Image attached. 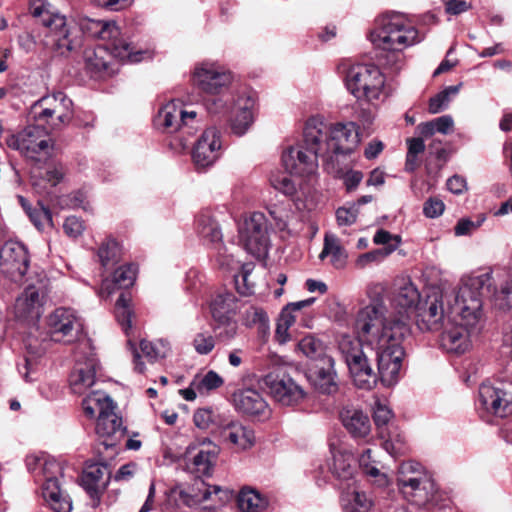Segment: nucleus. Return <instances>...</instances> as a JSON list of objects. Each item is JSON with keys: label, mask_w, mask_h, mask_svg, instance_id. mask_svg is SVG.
Returning a JSON list of instances; mask_svg holds the SVG:
<instances>
[{"label": "nucleus", "mask_w": 512, "mask_h": 512, "mask_svg": "<svg viewBox=\"0 0 512 512\" xmlns=\"http://www.w3.org/2000/svg\"><path fill=\"white\" fill-rule=\"evenodd\" d=\"M270 183L276 190L286 196H293L297 191L295 182L290 176L283 173L273 174L270 177Z\"/></svg>", "instance_id": "0e129e2a"}, {"label": "nucleus", "mask_w": 512, "mask_h": 512, "mask_svg": "<svg viewBox=\"0 0 512 512\" xmlns=\"http://www.w3.org/2000/svg\"><path fill=\"white\" fill-rule=\"evenodd\" d=\"M332 463L329 465L333 476L340 482L339 488L355 482L354 456L351 452L330 444Z\"/></svg>", "instance_id": "2f4dec72"}, {"label": "nucleus", "mask_w": 512, "mask_h": 512, "mask_svg": "<svg viewBox=\"0 0 512 512\" xmlns=\"http://www.w3.org/2000/svg\"><path fill=\"white\" fill-rule=\"evenodd\" d=\"M385 434V437L379 438L383 440L382 446L387 451V453L393 457H396L406 452L405 438L398 431L397 427H390Z\"/></svg>", "instance_id": "8fccbe9b"}, {"label": "nucleus", "mask_w": 512, "mask_h": 512, "mask_svg": "<svg viewBox=\"0 0 512 512\" xmlns=\"http://www.w3.org/2000/svg\"><path fill=\"white\" fill-rule=\"evenodd\" d=\"M44 293L40 288L30 285L17 297L14 315L17 319L37 322L43 314Z\"/></svg>", "instance_id": "bb28decb"}, {"label": "nucleus", "mask_w": 512, "mask_h": 512, "mask_svg": "<svg viewBox=\"0 0 512 512\" xmlns=\"http://www.w3.org/2000/svg\"><path fill=\"white\" fill-rule=\"evenodd\" d=\"M109 55L106 48L99 46L85 52V67L94 77H102L108 73Z\"/></svg>", "instance_id": "37998d69"}, {"label": "nucleus", "mask_w": 512, "mask_h": 512, "mask_svg": "<svg viewBox=\"0 0 512 512\" xmlns=\"http://www.w3.org/2000/svg\"><path fill=\"white\" fill-rule=\"evenodd\" d=\"M81 29L92 37H98L109 42L111 54L121 61L139 62L146 52L136 50L133 43L121 35L119 27L114 22L103 20H87L81 23Z\"/></svg>", "instance_id": "9b49d317"}, {"label": "nucleus", "mask_w": 512, "mask_h": 512, "mask_svg": "<svg viewBox=\"0 0 512 512\" xmlns=\"http://www.w3.org/2000/svg\"><path fill=\"white\" fill-rule=\"evenodd\" d=\"M130 296L122 292L115 304V316L123 331L128 336V330L131 329L132 310L130 307Z\"/></svg>", "instance_id": "3c124183"}, {"label": "nucleus", "mask_w": 512, "mask_h": 512, "mask_svg": "<svg viewBox=\"0 0 512 512\" xmlns=\"http://www.w3.org/2000/svg\"><path fill=\"white\" fill-rule=\"evenodd\" d=\"M47 328L52 341L72 343L82 330V323L74 310L60 307L48 316Z\"/></svg>", "instance_id": "6ab92c4d"}, {"label": "nucleus", "mask_w": 512, "mask_h": 512, "mask_svg": "<svg viewBox=\"0 0 512 512\" xmlns=\"http://www.w3.org/2000/svg\"><path fill=\"white\" fill-rule=\"evenodd\" d=\"M256 100L252 92H243L234 100L233 116L230 118V130L236 136L245 135L255 120Z\"/></svg>", "instance_id": "a878e982"}, {"label": "nucleus", "mask_w": 512, "mask_h": 512, "mask_svg": "<svg viewBox=\"0 0 512 512\" xmlns=\"http://www.w3.org/2000/svg\"><path fill=\"white\" fill-rule=\"evenodd\" d=\"M230 402L239 414L249 417L267 418L270 408L263 395L251 387L236 389L230 398Z\"/></svg>", "instance_id": "393cba45"}, {"label": "nucleus", "mask_w": 512, "mask_h": 512, "mask_svg": "<svg viewBox=\"0 0 512 512\" xmlns=\"http://www.w3.org/2000/svg\"><path fill=\"white\" fill-rule=\"evenodd\" d=\"M485 216L480 215L477 221H472L468 218L460 219L454 227L456 236L470 235L473 231L478 229L485 221Z\"/></svg>", "instance_id": "774afa93"}, {"label": "nucleus", "mask_w": 512, "mask_h": 512, "mask_svg": "<svg viewBox=\"0 0 512 512\" xmlns=\"http://www.w3.org/2000/svg\"><path fill=\"white\" fill-rule=\"evenodd\" d=\"M136 267L132 264H127L117 268L112 276V279H105L100 288V296H106L114 293L116 289H127L131 287L136 279Z\"/></svg>", "instance_id": "f704fd0d"}, {"label": "nucleus", "mask_w": 512, "mask_h": 512, "mask_svg": "<svg viewBox=\"0 0 512 512\" xmlns=\"http://www.w3.org/2000/svg\"><path fill=\"white\" fill-rule=\"evenodd\" d=\"M119 255L118 244L114 239H107L98 249V257L103 267L116 263Z\"/></svg>", "instance_id": "bf43d9fd"}, {"label": "nucleus", "mask_w": 512, "mask_h": 512, "mask_svg": "<svg viewBox=\"0 0 512 512\" xmlns=\"http://www.w3.org/2000/svg\"><path fill=\"white\" fill-rule=\"evenodd\" d=\"M214 250V257L219 268L227 271H236L241 267L242 264L236 259L234 251L238 250V248L234 244L230 247H227L223 243L217 244Z\"/></svg>", "instance_id": "de8ad7c7"}, {"label": "nucleus", "mask_w": 512, "mask_h": 512, "mask_svg": "<svg viewBox=\"0 0 512 512\" xmlns=\"http://www.w3.org/2000/svg\"><path fill=\"white\" fill-rule=\"evenodd\" d=\"M262 381L273 400L282 406L298 405L306 396L304 389L281 370L269 372Z\"/></svg>", "instance_id": "2eb2a0df"}, {"label": "nucleus", "mask_w": 512, "mask_h": 512, "mask_svg": "<svg viewBox=\"0 0 512 512\" xmlns=\"http://www.w3.org/2000/svg\"><path fill=\"white\" fill-rule=\"evenodd\" d=\"M498 276L503 282L499 290L491 287L490 295L494 297L499 308L508 309L512 307V273L503 270Z\"/></svg>", "instance_id": "49530a36"}, {"label": "nucleus", "mask_w": 512, "mask_h": 512, "mask_svg": "<svg viewBox=\"0 0 512 512\" xmlns=\"http://www.w3.org/2000/svg\"><path fill=\"white\" fill-rule=\"evenodd\" d=\"M346 364L355 386L371 390L377 383V375L373 371L366 354H346Z\"/></svg>", "instance_id": "c756f323"}, {"label": "nucleus", "mask_w": 512, "mask_h": 512, "mask_svg": "<svg viewBox=\"0 0 512 512\" xmlns=\"http://www.w3.org/2000/svg\"><path fill=\"white\" fill-rule=\"evenodd\" d=\"M46 0H30V11L48 29L46 45L59 55H66L80 45L79 28L73 20L59 12L50 11Z\"/></svg>", "instance_id": "423d86ee"}, {"label": "nucleus", "mask_w": 512, "mask_h": 512, "mask_svg": "<svg viewBox=\"0 0 512 512\" xmlns=\"http://www.w3.org/2000/svg\"><path fill=\"white\" fill-rule=\"evenodd\" d=\"M393 416H394L393 411L391 410V408L388 405H386L380 401H377L374 404L373 419H374L375 425L377 427L379 437L386 436L385 433L391 427L389 424H390V421L392 420Z\"/></svg>", "instance_id": "6e6d98bb"}, {"label": "nucleus", "mask_w": 512, "mask_h": 512, "mask_svg": "<svg viewBox=\"0 0 512 512\" xmlns=\"http://www.w3.org/2000/svg\"><path fill=\"white\" fill-rule=\"evenodd\" d=\"M268 214L279 231H285L294 217L292 204L289 201H279L267 207Z\"/></svg>", "instance_id": "c03bdc74"}, {"label": "nucleus", "mask_w": 512, "mask_h": 512, "mask_svg": "<svg viewBox=\"0 0 512 512\" xmlns=\"http://www.w3.org/2000/svg\"><path fill=\"white\" fill-rule=\"evenodd\" d=\"M446 298L447 295L444 291L433 290L423 302H420L412 316V320L420 330L438 329L445 316L452 313L451 306L444 307Z\"/></svg>", "instance_id": "a211bd4d"}, {"label": "nucleus", "mask_w": 512, "mask_h": 512, "mask_svg": "<svg viewBox=\"0 0 512 512\" xmlns=\"http://www.w3.org/2000/svg\"><path fill=\"white\" fill-rule=\"evenodd\" d=\"M398 248V242L393 245L384 246L367 253L359 255L355 261V265L359 269H363L372 263H380Z\"/></svg>", "instance_id": "864d4df0"}, {"label": "nucleus", "mask_w": 512, "mask_h": 512, "mask_svg": "<svg viewBox=\"0 0 512 512\" xmlns=\"http://www.w3.org/2000/svg\"><path fill=\"white\" fill-rule=\"evenodd\" d=\"M86 416L93 418L98 412L95 431L100 443L106 448L116 447L125 437L126 428L122 418L115 413V405L109 395L92 391L82 401Z\"/></svg>", "instance_id": "20e7f679"}, {"label": "nucleus", "mask_w": 512, "mask_h": 512, "mask_svg": "<svg viewBox=\"0 0 512 512\" xmlns=\"http://www.w3.org/2000/svg\"><path fill=\"white\" fill-rule=\"evenodd\" d=\"M42 496L55 512H70L72 504L70 500L62 493L58 478H53L42 482Z\"/></svg>", "instance_id": "4c0bfd02"}, {"label": "nucleus", "mask_w": 512, "mask_h": 512, "mask_svg": "<svg viewBox=\"0 0 512 512\" xmlns=\"http://www.w3.org/2000/svg\"><path fill=\"white\" fill-rule=\"evenodd\" d=\"M308 364V378L315 389L322 394L331 395L338 391L337 374L334 359L329 354H312Z\"/></svg>", "instance_id": "4be33fe9"}, {"label": "nucleus", "mask_w": 512, "mask_h": 512, "mask_svg": "<svg viewBox=\"0 0 512 512\" xmlns=\"http://www.w3.org/2000/svg\"><path fill=\"white\" fill-rule=\"evenodd\" d=\"M237 503L242 512H263L269 506V499L254 488L243 487L238 494Z\"/></svg>", "instance_id": "a19ab883"}, {"label": "nucleus", "mask_w": 512, "mask_h": 512, "mask_svg": "<svg viewBox=\"0 0 512 512\" xmlns=\"http://www.w3.org/2000/svg\"><path fill=\"white\" fill-rule=\"evenodd\" d=\"M358 129L355 122H339L328 127L323 118L319 146L324 154V167L328 173L339 175L342 172L340 157L351 154L358 146Z\"/></svg>", "instance_id": "39448f33"}, {"label": "nucleus", "mask_w": 512, "mask_h": 512, "mask_svg": "<svg viewBox=\"0 0 512 512\" xmlns=\"http://www.w3.org/2000/svg\"><path fill=\"white\" fill-rule=\"evenodd\" d=\"M442 344L446 352H465L467 350V334L459 328L446 331L442 335Z\"/></svg>", "instance_id": "5fc2aeb1"}, {"label": "nucleus", "mask_w": 512, "mask_h": 512, "mask_svg": "<svg viewBox=\"0 0 512 512\" xmlns=\"http://www.w3.org/2000/svg\"><path fill=\"white\" fill-rule=\"evenodd\" d=\"M493 271H479L464 276L454 294L455 303L451 306L452 313L460 318V325L467 331L479 332L485 323L483 297L490 294L493 284Z\"/></svg>", "instance_id": "f257e3e1"}, {"label": "nucleus", "mask_w": 512, "mask_h": 512, "mask_svg": "<svg viewBox=\"0 0 512 512\" xmlns=\"http://www.w3.org/2000/svg\"><path fill=\"white\" fill-rule=\"evenodd\" d=\"M234 100H236V98L230 93L222 91L221 93L214 94L210 99H207L205 106L209 114L224 116L230 111L232 105L234 106Z\"/></svg>", "instance_id": "09e8293b"}, {"label": "nucleus", "mask_w": 512, "mask_h": 512, "mask_svg": "<svg viewBox=\"0 0 512 512\" xmlns=\"http://www.w3.org/2000/svg\"><path fill=\"white\" fill-rule=\"evenodd\" d=\"M358 214L357 205L339 207L336 210L337 224L340 227L351 226L356 222Z\"/></svg>", "instance_id": "338daca9"}, {"label": "nucleus", "mask_w": 512, "mask_h": 512, "mask_svg": "<svg viewBox=\"0 0 512 512\" xmlns=\"http://www.w3.org/2000/svg\"><path fill=\"white\" fill-rule=\"evenodd\" d=\"M110 479V471L106 464L92 463L85 467L80 478V485L93 500L96 506Z\"/></svg>", "instance_id": "cd10ccee"}, {"label": "nucleus", "mask_w": 512, "mask_h": 512, "mask_svg": "<svg viewBox=\"0 0 512 512\" xmlns=\"http://www.w3.org/2000/svg\"><path fill=\"white\" fill-rule=\"evenodd\" d=\"M239 269H241V274H235L233 276L235 288L242 296L252 295L254 293V285L248 281L252 266L251 264H243Z\"/></svg>", "instance_id": "680f3d73"}, {"label": "nucleus", "mask_w": 512, "mask_h": 512, "mask_svg": "<svg viewBox=\"0 0 512 512\" xmlns=\"http://www.w3.org/2000/svg\"><path fill=\"white\" fill-rule=\"evenodd\" d=\"M221 132L216 127L203 131L194 145L192 159L197 170L202 171L213 166L221 156Z\"/></svg>", "instance_id": "5701e85b"}, {"label": "nucleus", "mask_w": 512, "mask_h": 512, "mask_svg": "<svg viewBox=\"0 0 512 512\" xmlns=\"http://www.w3.org/2000/svg\"><path fill=\"white\" fill-rule=\"evenodd\" d=\"M477 410L482 419L493 422L512 413V399L501 387L482 383L479 387Z\"/></svg>", "instance_id": "4468645a"}, {"label": "nucleus", "mask_w": 512, "mask_h": 512, "mask_svg": "<svg viewBox=\"0 0 512 512\" xmlns=\"http://www.w3.org/2000/svg\"><path fill=\"white\" fill-rule=\"evenodd\" d=\"M323 116L309 117L303 127V139L294 146L287 147L282 153V165L287 172L305 176L316 172L318 159L324 160V154L319 146Z\"/></svg>", "instance_id": "7ed1b4c3"}, {"label": "nucleus", "mask_w": 512, "mask_h": 512, "mask_svg": "<svg viewBox=\"0 0 512 512\" xmlns=\"http://www.w3.org/2000/svg\"><path fill=\"white\" fill-rule=\"evenodd\" d=\"M399 491L406 501L415 506L423 507L433 501L437 486L432 477H423L417 481L410 479Z\"/></svg>", "instance_id": "7c9ffc66"}, {"label": "nucleus", "mask_w": 512, "mask_h": 512, "mask_svg": "<svg viewBox=\"0 0 512 512\" xmlns=\"http://www.w3.org/2000/svg\"><path fill=\"white\" fill-rule=\"evenodd\" d=\"M378 29L372 34V42L381 50H392L388 57L400 58V52L422 40L418 30L399 14L383 16Z\"/></svg>", "instance_id": "6e6552de"}, {"label": "nucleus", "mask_w": 512, "mask_h": 512, "mask_svg": "<svg viewBox=\"0 0 512 512\" xmlns=\"http://www.w3.org/2000/svg\"><path fill=\"white\" fill-rule=\"evenodd\" d=\"M341 505L345 512H366L372 505L367 495L354 483L341 486Z\"/></svg>", "instance_id": "e433bc0d"}, {"label": "nucleus", "mask_w": 512, "mask_h": 512, "mask_svg": "<svg viewBox=\"0 0 512 512\" xmlns=\"http://www.w3.org/2000/svg\"><path fill=\"white\" fill-rule=\"evenodd\" d=\"M27 216L38 230H43L46 225H52V214L41 202H38Z\"/></svg>", "instance_id": "052dcab7"}, {"label": "nucleus", "mask_w": 512, "mask_h": 512, "mask_svg": "<svg viewBox=\"0 0 512 512\" xmlns=\"http://www.w3.org/2000/svg\"><path fill=\"white\" fill-rule=\"evenodd\" d=\"M326 257H330L331 265L337 269L343 268L348 258V254L340 239L331 232L325 233L323 249L319 254L321 260Z\"/></svg>", "instance_id": "ea45409f"}, {"label": "nucleus", "mask_w": 512, "mask_h": 512, "mask_svg": "<svg viewBox=\"0 0 512 512\" xmlns=\"http://www.w3.org/2000/svg\"><path fill=\"white\" fill-rule=\"evenodd\" d=\"M245 321L249 326H257L259 331L265 332L269 328L267 313L259 307H250L245 312Z\"/></svg>", "instance_id": "e2e57ef3"}, {"label": "nucleus", "mask_w": 512, "mask_h": 512, "mask_svg": "<svg viewBox=\"0 0 512 512\" xmlns=\"http://www.w3.org/2000/svg\"><path fill=\"white\" fill-rule=\"evenodd\" d=\"M393 355L377 354L379 379L386 387L396 385L401 378L403 357Z\"/></svg>", "instance_id": "473e14b6"}, {"label": "nucleus", "mask_w": 512, "mask_h": 512, "mask_svg": "<svg viewBox=\"0 0 512 512\" xmlns=\"http://www.w3.org/2000/svg\"><path fill=\"white\" fill-rule=\"evenodd\" d=\"M192 78L198 89L211 95L226 91L232 82V74L218 62L211 60L197 63Z\"/></svg>", "instance_id": "f3484780"}, {"label": "nucleus", "mask_w": 512, "mask_h": 512, "mask_svg": "<svg viewBox=\"0 0 512 512\" xmlns=\"http://www.w3.org/2000/svg\"><path fill=\"white\" fill-rule=\"evenodd\" d=\"M186 454L187 456L192 455L191 469L193 472L209 476L219 454V447L209 438H205L198 447L189 445Z\"/></svg>", "instance_id": "c85d7f7f"}, {"label": "nucleus", "mask_w": 512, "mask_h": 512, "mask_svg": "<svg viewBox=\"0 0 512 512\" xmlns=\"http://www.w3.org/2000/svg\"><path fill=\"white\" fill-rule=\"evenodd\" d=\"M62 468L60 464L52 457L47 456V458L42 462V466L36 475L37 481H46L50 479V476L53 478H58V475L61 474Z\"/></svg>", "instance_id": "69168bd1"}, {"label": "nucleus", "mask_w": 512, "mask_h": 512, "mask_svg": "<svg viewBox=\"0 0 512 512\" xmlns=\"http://www.w3.org/2000/svg\"><path fill=\"white\" fill-rule=\"evenodd\" d=\"M210 313L217 324V329H223L219 335L231 338L236 334L237 322L234 319L238 306L236 296L229 291L217 293L210 301Z\"/></svg>", "instance_id": "aec40b11"}, {"label": "nucleus", "mask_w": 512, "mask_h": 512, "mask_svg": "<svg viewBox=\"0 0 512 512\" xmlns=\"http://www.w3.org/2000/svg\"><path fill=\"white\" fill-rule=\"evenodd\" d=\"M423 477H431L424 467L415 461H405L401 463L398 469L396 484L398 489H402L409 480L417 481Z\"/></svg>", "instance_id": "a18cd8bd"}, {"label": "nucleus", "mask_w": 512, "mask_h": 512, "mask_svg": "<svg viewBox=\"0 0 512 512\" xmlns=\"http://www.w3.org/2000/svg\"><path fill=\"white\" fill-rule=\"evenodd\" d=\"M73 102L65 93L58 91L34 102L29 111L32 125L45 127L47 132L58 130L68 124L72 117Z\"/></svg>", "instance_id": "9d476101"}, {"label": "nucleus", "mask_w": 512, "mask_h": 512, "mask_svg": "<svg viewBox=\"0 0 512 512\" xmlns=\"http://www.w3.org/2000/svg\"><path fill=\"white\" fill-rule=\"evenodd\" d=\"M222 434L230 443L242 450H247L255 444L253 429L238 420H232L223 425Z\"/></svg>", "instance_id": "72a5a7b5"}, {"label": "nucleus", "mask_w": 512, "mask_h": 512, "mask_svg": "<svg viewBox=\"0 0 512 512\" xmlns=\"http://www.w3.org/2000/svg\"><path fill=\"white\" fill-rule=\"evenodd\" d=\"M385 306L381 302L371 303L360 309L356 316L355 328L360 341H376L378 352H405L402 344L405 336H400L394 327V317L385 316Z\"/></svg>", "instance_id": "f03ea898"}, {"label": "nucleus", "mask_w": 512, "mask_h": 512, "mask_svg": "<svg viewBox=\"0 0 512 512\" xmlns=\"http://www.w3.org/2000/svg\"><path fill=\"white\" fill-rule=\"evenodd\" d=\"M41 366V354H23L17 362V370L26 382L34 380L33 375L39 371Z\"/></svg>", "instance_id": "603ef678"}, {"label": "nucleus", "mask_w": 512, "mask_h": 512, "mask_svg": "<svg viewBox=\"0 0 512 512\" xmlns=\"http://www.w3.org/2000/svg\"><path fill=\"white\" fill-rule=\"evenodd\" d=\"M156 129L176 134L183 147L202 127V120L192 106L172 100L163 105L153 120Z\"/></svg>", "instance_id": "0eeeda50"}, {"label": "nucleus", "mask_w": 512, "mask_h": 512, "mask_svg": "<svg viewBox=\"0 0 512 512\" xmlns=\"http://www.w3.org/2000/svg\"><path fill=\"white\" fill-rule=\"evenodd\" d=\"M420 302L417 287L409 280H402L392 298L394 327H397L400 336L409 334L412 316Z\"/></svg>", "instance_id": "ddd939ff"}, {"label": "nucleus", "mask_w": 512, "mask_h": 512, "mask_svg": "<svg viewBox=\"0 0 512 512\" xmlns=\"http://www.w3.org/2000/svg\"><path fill=\"white\" fill-rule=\"evenodd\" d=\"M6 144L26 158L39 161L40 156L49 155L51 139L45 127L29 124L18 134H9Z\"/></svg>", "instance_id": "f8f14e48"}, {"label": "nucleus", "mask_w": 512, "mask_h": 512, "mask_svg": "<svg viewBox=\"0 0 512 512\" xmlns=\"http://www.w3.org/2000/svg\"><path fill=\"white\" fill-rule=\"evenodd\" d=\"M101 364L96 354H78L69 377L70 388L74 394L82 395L96 381Z\"/></svg>", "instance_id": "b1692460"}, {"label": "nucleus", "mask_w": 512, "mask_h": 512, "mask_svg": "<svg viewBox=\"0 0 512 512\" xmlns=\"http://www.w3.org/2000/svg\"><path fill=\"white\" fill-rule=\"evenodd\" d=\"M220 490L219 486H210L200 480L188 489H179V491L175 490L174 492L178 493L179 500L182 503L188 507H193L207 501L213 493L217 494Z\"/></svg>", "instance_id": "58836bf2"}, {"label": "nucleus", "mask_w": 512, "mask_h": 512, "mask_svg": "<svg viewBox=\"0 0 512 512\" xmlns=\"http://www.w3.org/2000/svg\"><path fill=\"white\" fill-rule=\"evenodd\" d=\"M29 267L26 247L19 241H6L0 248V271L11 281L19 282Z\"/></svg>", "instance_id": "412c9836"}, {"label": "nucleus", "mask_w": 512, "mask_h": 512, "mask_svg": "<svg viewBox=\"0 0 512 512\" xmlns=\"http://www.w3.org/2000/svg\"><path fill=\"white\" fill-rule=\"evenodd\" d=\"M239 236L247 252L256 257L266 254L270 246L266 216L262 212L252 213L239 228Z\"/></svg>", "instance_id": "dca6fc26"}, {"label": "nucleus", "mask_w": 512, "mask_h": 512, "mask_svg": "<svg viewBox=\"0 0 512 512\" xmlns=\"http://www.w3.org/2000/svg\"><path fill=\"white\" fill-rule=\"evenodd\" d=\"M460 86L461 84L448 86L434 97H432L429 100V112L432 114H437L445 110L451 101V97L458 94Z\"/></svg>", "instance_id": "4d7b16f0"}, {"label": "nucleus", "mask_w": 512, "mask_h": 512, "mask_svg": "<svg viewBox=\"0 0 512 512\" xmlns=\"http://www.w3.org/2000/svg\"><path fill=\"white\" fill-rule=\"evenodd\" d=\"M196 229L198 235L207 244H212L214 247L221 244L222 232L218 223L208 212L199 214L196 220Z\"/></svg>", "instance_id": "79ce46f5"}, {"label": "nucleus", "mask_w": 512, "mask_h": 512, "mask_svg": "<svg viewBox=\"0 0 512 512\" xmlns=\"http://www.w3.org/2000/svg\"><path fill=\"white\" fill-rule=\"evenodd\" d=\"M344 427L355 439H365L371 431L369 417L360 410L345 409L341 412Z\"/></svg>", "instance_id": "c9c22d12"}, {"label": "nucleus", "mask_w": 512, "mask_h": 512, "mask_svg": "<svg viewBox=\"0 0 512 512\" xmlns=\"http://www.w3.org/2000/svg\"><path fill=\"white\" fill-rule=\"evenodd\" d=\"M223 383V378L215 371L210 370L201 378H195L191 386H195L198 393L204 394L221 387Z\"/></svg>", "instance_id": "13d9d810"}, {"label": "nucleus", "mask_w": 512, "mask_h": 512, "mask_svg": "<svg viewBox=\"0 0 512 512\" xmlns=\"http://www.w3.org/2000/svg\"><path fill=\"white\" fill-rule=\"evenodd\" d=\"M344 73L345 86L357 100L373 103L386 98L385 76L377 66L356 63Z\"/></svg>", "instance_id": "1a4fd4ad"}]
</instances>
